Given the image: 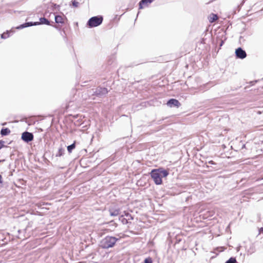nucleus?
<instances>
[{"label":"nucleus","mask_w":263,"mask_h":263,"mask_svg":"<svg viewBox=\"0 0 263 263\" xmlns=\"http://www.w3.org/2000/svg\"><path fill=\"white\" fill-rule=\"evenodd\" d=\"M40 20V22H35L33 24L32 23H26L23 24V25L20 26L19 27H17V28L21 29V28H23L27 27L28 26H31L32 25H40L41 24H47V25L49 24V21L45 18H44V17L41 18Z\"/></svg>","instance_id":"4"},{"label":"nucleus","mask_w":263,"mask_h":263,"mask_svg":"<svg viewBox=\"0 0 263 263\" xmlns=\"http://www.w3.org/2000/svg\"><path fill=\"white\" fill-rule=\"evenodd\" d=\"M208 18H209V21L211 23H212V22L215 21L216 20H217L218 19V16L216 14H211L209 16Z\"/></svg>","instance_id":"13"},{"label":"nucleus","mask_w":263,"mask_h":263,"mask_svg":"<svg viewBox=\"0 0 263 263\" xmlns=\"http://www.w3.org/2000/svg\"><path fill=\"white\" fill-rule=\"evenodd\" d=\"M150 174L155 183L157 185H160L162 183V178L167 177L169 174V172L163 168H159L153 170Z\"/></svg>","instance_id":"1"},{"label":"nucleus","mask_w":263,"mask_h":263,"mask_svg":"<svg viewBox=\"0 0 263 263\" xmlns=\"http://www.w3.org/2000/svg\"><path fill=\"white\" fill-rule=\"evenodd\" d=\"M119 240L115 237L106 236L100 242V246L103 249H108L112 248L115 245L116 241Z\"/></svg>","instance_id":"2"},{"label":"nucleus","mask_w":263,"mask_h":263,"mask_svg":"<svg viewBox=\"0 0 263 263\" xmlns=\"http://www.w3.org/2000/svg\"><path fill=\"white\" fill-rule=\"evenodd\" d=\"M166 105L170 107H178L180 104L178 101V100H168L166 103Z\"/></svg>","instance_id":"6"},{"label":"nucleus","mask_w":263,"mask_h":263,"mask_svg":"<svg viewBox=\"0 0 263 263\" xmlns=\"http://www.w3.org/2000/svg\"><path fill=\"white\" fill-rule=\"evenodd\" d=\"M210 163H211V164H215L214 162L213 161H211L209 162Z\"/></svg>","instance_id":"22"},{"label":"nucleus","mask_w":263,"mask_h":263,"mask_svg":"<svg viewBox=\"0 0 263 263\" xmlns=\"http://www.w3.org/2000/svg\"><path fill=\"white\" fill-rule=\"evenodd\" d=\"M10 133V130L8 128H2L1 131V134L2 136H7Z\"/></svg>","instance_id":"11"},{"label":"nucleus","mask_w":263,"mask_h":263,"mask_svg":"<svg viewBox=\"0 0 263 263\" xmlns=\"http://www.w3.org/2000/svg\"><path fill=\"white\" fill-rule=\"evenodd\" d=\"M8 36H9V33L8 32L4 33L1 35V37L3 39H6V38H7Z\"/></svg>","instance_id":"17"},{"label":"nucleus","mask_w":263,"mask_h":263,"mask_svg":"<svg viewBox=\"0 0 263 263\" xmlns=\"http://www.w3.org/2000/svg\"><path fill=\"white\" fill-rule=\"evenodd\" d=\"M225 263H237L235 258L231 257Z\"/></svg>","instance_id":"15"},{"label":"nucleus","mask_w":263,"mask_h":263,"mask_svg":"<svg viewBox=\"0 0 263 263\" xmlns=\"http://www.w3.org/2000/svg\"><path fill=\"white\" fill-rule=\"evenodd\" d=\"M157 100H154V99H152V100H151L150 101L151 102L149 103L150 104H152V102L153 103L155 101H157Z\"/></svg>","instance_id":"21"},{"label":"nucleus","mask_w":263,"mask_h":263,"mask_svg":"<svg viewBox=\"0 0 263 263\" xmlns=\"http://www.w3.org/2000/svg\"><path fill=\"white\" fill-rule=\"evenodd\" d=\"M103 21V18L101 16H95L89 19L88 22V25L89 27H95L100 25Z\"/></svg>","instance_id":"3"},{"label":"nucleus","mask_w":263,"mask_h":263,"mask_svg":"<svg viewBox=\"0 0 263 263\" xmlns=\"http://www.w3.org/2000/svg\"><path fill=\"white\" fill-rule=\"evenodd\" d=\"M108 91L105 88H99L97 89L96 93L98 96H101L103 95L106 94Z\"/></svg>","instance_id":"8"},{"label":"nucleus","mask_w":263,"mask_h":263,"mask_svg":"<svg viewBox=\"0 0 263 263\" xmlns=\"http://www.w3.org/2000/svg\"><path fill=\"white\" fill-rule=\"evenodd\" d=\"M153 1V0H142V1H141V2L140 3V9H142L143 8V5H147L148 4H150Z\"/></svg>","instance_id":"12"},{"label":"nucleus","mask_w":263,"mask_h":263,"mask_svg":"<svg viewBox=\"0 0 263 263\" xmlns=\"http://www.w3.org/2000/svg\"><path fill=\"white\" fill-rule=\"evenodd\" d=\"M76 145L75 143H73L72 144L67 146V150L69 153H71L72 151L75 148Z\"/></svg>","instance_id":"14"},{"label":"nucleus","mask_w":263,"mask_h":263,"mask_svg":"<svg viewBox=\"0 0 263 263\" xmlns=\"http://www.w3.org/2000/svg\"><path fill=\"white\" fill-rule=\"evenodd\" d=\"M258 232H259V233H258L259 235L261 234H263V228H261L259 229Z\"/></svg>","instance_id":"19"},{"label":"nucleus","mask_w":263,"mask_h":263,"mask_svg":"<svg viewBox=\"0 0 263 263\" xmlns=\"http://www.w3.org/2000/svg\"><path fill=\"white\" fill-rule=\"evenodd\" d=\"M144 263H152V260L151 258H147L144 260Z\"/></svg>","instance_id":"18"},{"label":"nucleus","mask_w":263,"mask_h":263,"mask_svg":"<svg viewBox=\"0 0 263 263\" xmlns=\"http://www.w3.org/2000/svg\"><path fill=\"white\" fill-rule=\"evenodd\" d=\"M73 5H74L75 6H77V5L74 2L73 3Z\"/></svg>","instance_id":"23"},{"label":"nucleus","mask_w":263,"mask_h":263,"mask_svg":"<svg viewBox=\"0 0 263 263\" xmlns=\"http://www.w3.org/2000/svg\"><path fill=\"white\" fill-rule=\"evenodd\" d=\"M33 137L34 136L32 133L25 132L22 133L21 138L24 142L28 143L33 140Z\"/></svg>","instance_id":"5"},{"label":"nucleus","mask_w":263,"mask_h":263,"mask_svg":"<svg viewBox=\"0 0 263 263\" xmlns=\"http://www.w3.org/2000/svg\"><path fill=\"white\" fill-rule=\"evenodd\" d=\"M237 57L240 59H243L246 57V53L241 48H239L235 51Z\"/></svg>","instance_id":"7"},{"label":"nucleus","mask_w":263,"mask_h":263,"mask_svg":"<svg viewBox=\"0 0 263 263\" xmlns=\"http://www.w3.org/2000/svg\"><path fill=\"white\" fill-rule=\"evenodd\" d=\"M64 18L62 16L57 15L55 16V21L57 23H63Z\"/></svg>","instance_id":"10"},{"label":"nucleus","mask_w":263,"mask_h":263,"mask_svg":"<svg viewBox=\"0 0 263 263\" xmlns=\"http://www.w3.org/2000/svg\"><path fill=\"white\" fill-rule=\"evenodd\" d=\"M109 213L111 216H117L120 214V210L119 209H110Z\"/></svg>","instance_id":"9"},{"label":"nucleus","mask_w":263,"mask_h":263,"mask_svg":"<svg viewBox=\"0 0 263 263\" xmlns=\"http://www.w3.org/2000/svg\"><path fill=\"white\" fill-rule=\"evenodd\" d=\"M64 152V149L63 148H60L58 151V153L57 154V156H61L63 155Z\"/></svg>","instance_id":"16"},{"label":"nucleus","mask_w":263,"mask_h":263,"mask_svg":"<svg viewBox=\"0 0 263 263\" xmlns=\"http://www.w3.org/2000/svg\"><path fill=\"white\" fill-rule=\"evenodd\" d=\"M4 146V141H0V149Z\"/></svg>","instance_id":"20"}]
</instances>
